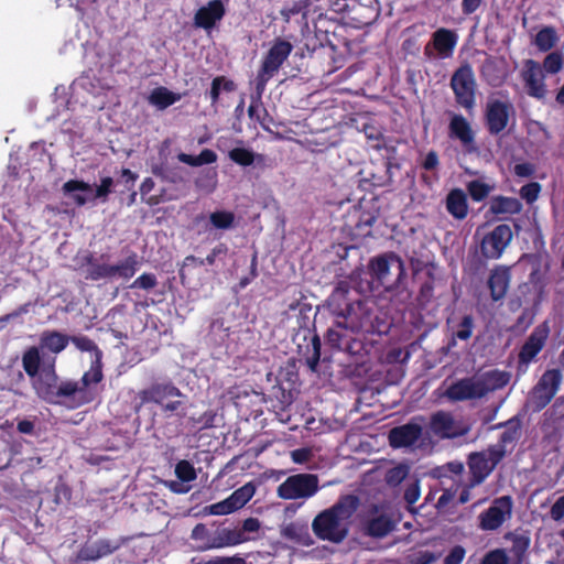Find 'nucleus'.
<instances>
[{"label":"nucleus","mask_w":564,"mask_h":564,"mask_svg":"<svg viewBox=\"0 0 564 564\" xmlns=\"http://www.w3.org/2000/svg\"><path fill=\"white\" fill-rule=\"evenodd\" d=\"M69 341L78 350L94 355L90 368L79 380L58 381L53 359L51 365H44L42 373L34 383V390L42 400L74 410L94 402L101 393L102 351L93 339L84 335L69 336Z\"/></svg>","instance_id":"obj_1"},{"label":"nucleus","mask_w":564,"mask_h":564,"mask_svg":"<svg viewBox=\"0 0 564 564\" xmlns=\"http://www.w3.org/2000/svg\"><path fill=\"white\" fill-rule=\"evenodd\" d=\"M329 354L323 357L328 364L330 375L352 378V319H334L325 334Z\"/></svg>","instance_id":"obj_2"},{"label":"nucleus","mask_w":564,"mask_h":564,"mask_svg":"<svg viewBox=\"0 0 564 564\" xmlns=\"http://www.w3.org/2000/svg\"><path fill=\"white\" fill-rule=\"evenodd\" d=\"M352 516V494L345 495L330 508L319 512L312 522L314 534L334 543L341 542L348 534V519Z\"/></svg>","instance_id":"obj_3"},{"label":"nucleus","mask_w":564,"mask_h":564,"mask_svg":"<svg viewBox=\"0 0 564 564\" xmlns=\"http://www.w3.org/2000/svg\"><path fill=\"white\" fill-rule=\"evenodd\" d=\"M133 410L135 413L147 404H155L160 408L165 417L184 414V394L171 379L153 381L147 388L138 391Z\"/></svg>","instance_id":"obj_4"},{"label":"nucleus","mask_w":564,"mask_h":564,"mask_svg":"<svg viewBox=\"0 0 564 564\" xmlns=\"http://www.w3.org/2000/svg\"><path fill=\"white\" fill-rule=\"evenodd\" d=\"M509 380V372L497 369L489 370L452 383L447 388L445 395L452 401L481 399L488 393L507 386Z\"/></svg>","instance_id":"obj_5"},{"label":"nucleus","mask_w":564,"mask_h":564,"mask_svg":"<svg viewBox=\"0 0 564 564\" xmlns=\"http://www.w3.org/2000/svg\"><path fill=\"white\" fill-rule=\"evenodd\" d=\"M367 269L371 278L387 290L399 288L405 276L404 262L393 252L372 258Z\"/></svg>","instance_id":"obj_6"},{"label":"nucleus","mask_w":564,"mask_h":564,"mask_svg":"<svg viewBox=\"0 0 564 564\" xmlns=\"http://www.w3.org/2000/svg\"><path fill=\"white\" fill-rule=\"evenodd\" d=\"M505 456L503 446H490L486 451L470 453L467 460L470 471L469 487L484 482Z\"/></svg>","instance_id":"obj_7"},{"label":"nucleus","mask_w":564,"mask_h":564,"mask_svg":"<svg viewBox=\"0 0 564 564\" xmlns=\"http://www.w3.org/2000/svg\"><path fill=\"white\" fill-rule=\"evenodd\" d=\"M292 341L296 347L300 360H303L312 372H317L319 362H323V357L322 341L316 328L293 332Z\"/></svg>","instance_id":"obj_8"},{"label":"nucleus","mask_w":564,"mask_h":564,"mask_svg":"<svg viewBox=\"0 0 564 564\" xmlns=\"http://www.w3.org/2000/svg\"><path fill=\"white\" fill-rule=\"evenodd\" d=\"M319 489V479L315 474L289 476L276 489L278 497L284 500L308 499Z\"/></svg>","instance_id":"obj_9"},{"label":"nucleus","mask_w":564,"mask_h":564,"mask_svg":"<svg viewBox=\"0 0 564 564\" xmlns=\"http://www.w3.org/2000/svg\"><path fill=\"white\" fill-rule=\"evenodd\" d=\"M476 86L475 75L469 64L458 67L451 78L456 102L467 110H471L475 106Z\"/></svg>","instance_id":"obj_10"},{"label":"nucleus","mask_w":564,"mask_h":564,"mask_svg":"<svg viewBox=\"0 0 564 564\" xmlns=\"http://www.w3.org/2000/svg\"><path fill=\"white\" fill-rule=\"evenodd\" d=\"M563 376L558 369L546 370L530 393L529 403L534 411L544 409L556 394Z\"/></svg>","instance_id":"obj_11"},{"label":"nucleus","mask_w":564,"mask_h":564,"mask_svg":"<svg viewBox=\"0 0 564 564\" xmlns=\"http://www.w3.org/2000/svg\"><path fill=\"white\" fill-rule=\"evenodd\" d=\"M513 500L510 496L494 499L490 507L478 516V528L496 531L512 517Z\"/></svg>","instance_id":"obj_12"},{"label":"nucleus","mask_w":564,"mask_h":564,"mask_svg":"<svg viewBox=\"0 0 564 564\" xmlns=\"http://www.w3.org/2000/svg\"><path fill=\"white\" fill-rule=\"evenodd\" d=\"M228 394L241 416L256 419L263 413V393L246 387H234Z\"/></svg>","instance_id":"obj_13"},{"label":"nucleus","mask_w":564,"mask_h":564,"mask_svg":"<svg viewBox=\"0 0 564 564\" xmlns=\"http://www.w3.org/2000/svg\"><path fill=\"white\" fill-rule=\"evenodd\" d=\"M299 296L294 297L290 303L286 304V310L283 312V316L286 319L295 318V330H310L316 328L315 316L316 313H312L313 306L307 302L306 295L302 292H297Z\"/></svg>","instance_id":"obj_14"},{"label":"nucleus","mask_w":564,"mask_h":564,"mask_svg":"<svg viewBox=\"0 0 564 564\" xmlns=\"http://www.w3.org/2000/svg\"><path fill=\"white\" fill-rule=\"evenodd\" d=\"M352 289V275L339 280L327 300V305L335 319L350 318L352 301L349 297Z\"/></svg>","instance_id":"obj_15"},{"label":"nucleus","mask_w":564,"mask_h":564,"mask_svg":"<svg viewBox=\"0 0 564 564\" xmlns=\"http://www.w3.org/2000/svg\"><path fill=\"white\" fill-rule=\"evenodd\" d=\"M431 430L442 438H455L466 435L471 425L464 420L456 419L453 414L444 411L434 413L431 417Z\"/></svg>","instance_id":"obj_16"},{"label":"nucleus","mask_w":564,"mask_h":564,"mask_svg":"<svg viewBox=\"0 0 564 564\" xmlns=\"http://www.w3.org/2000/svg\"><path fill=\"white\" fill-rule=\"evenodd\" d=\"M512 239V230L509 225H498L481 241V253L487 259H498Z\"/></svg>","instance_id":"obj_17"},{"label":"nucleus","mask_w":564,"mask_h":564,"mask_svg":"<svg viewBox=\"0 0 564 564\" xmlns=\"http://www.w3.org/2000/svg\"><path fill=\"white\" fill-rule=\"evenodd\" d=\"M513 106L509 102L492 100L486 107V126L490 134L497 135L502 132L508 123L510 116L513 115Z\"/></svg>","instance_id":"obj_18"},{"label":"nucleus","mask_w":564,"mask_h":564,"mask_svg":"<svg viewBox=\"0 0 564 564\" xmlns=\"http://www.w3.org/2000/svg\"><path fill=\"white\" fill-rule=\"evenodd\" d=\"M521 77L524 82L528 95L536 99H543L546 96L544 75L541 65L534 59H525Z\"/></svg>","instance_id":"obj_19"},{"label":"nucleus","mask_w":564,"mask_h":564,"mask_svg":"<svg viewBox=\"0 0 564 564\" xmlns=\"http://www.w3.org/2000/svg\"><path fill=\"white\" fill-rule=\"evenodd\" d=\"M292 51L293 45L289 41L282 39L274 40L272 46L262 59L260 67L263 68V73L275 75L291 55Z\"/></svg>","instance_id":"obj_20"},{"label":"nucleus","mask_w":564,"mask_h":564,"mask_svg":"<svg viewBox=\"0 0 564 564\" xmlns=\"http://www.w3.org/2000/svg\"><path fill=\"white\" fill-rule=\"evenodd\" d=\"M226 14V8L221 0H210L207 4L200 7L194 14V24L196 28L206 31L215 28L216 23L221 21Z\"/></svg>","instance_id":"obj_21"},{"label":"nucleus","mask_w":564,"mask_h":564,"mask_svg":"<svg viewBox=\"0 0 564 564\" xmlns=\"http://www.w3.org/2000/svg\"><path fill=\"white\" fill-rule=\"evenodd\" d=\"M422 434V426L415 420H412L404 425L390 430L389 443L394 448L412 446L421 438Z\"/></svg>","instance_id":"obj_22"},{"label":"nucleus","mask_w":564,"mask_h":564,"mask_svg":"<svg viewBox=\"0 0 564 564\" xmlns=\"http://www.w3.org/2000/svg\"><path fill=\"white\" fill-rule=\"evenodd\" d=\"M127 539H119L117 541L100 539L94 543H86L79 551V558L84 561H97L101 557L108 556L119 550Z\"/></svg>","instance_id":"obj_23"},{"label":"nucleus","mask_w":564,"mask_h":564,"mask_svg":"<svg viewBox=\"0 0 564 564\" xmlns=\"http://www.w3.org/2000/svg\"><path fill=\"white\" fill-rule=\"evenodd\" d=\"M547 336L549 328L545 325L536 327L521 347L519 362L530 364L544 347Z\"/></svg>","instance_id":"obj_24"},{"label":"nucleus","mask_w":564,"mask_h":564,"mask_svg":"<svg viewBox=\"0 0 564 564\" xmlns=\"http://www.w3.org/2000/svg\"><path fill=\"white\" fill-rule=\"evenodd\" d=\"M449 135L460 141L462 145L467 150L471 151L475 149L474 141L475 135L471 130L469 122L462 115H453L449 126Z\"/></svg>","instance_id":"obj_25"},{"label":"nucleus","mask_w":564,"mask_h":564,"mask_svg":"<svg viewBox=\"0 0 564 564\" xmlns=\"http://www.w3.org/2000/svg\"><path fill=\"white\" fill-rule=\"evenodd\" d=\"M247 541L246 534L240 529L218 528L210 536V547L223 549L235 546Z\"/></svg>","instance_id":"obj_26"},{"label":"nucleus","mask_w":564,"mask_h":564,"mask_svg":"<svg viewBox=\"0 0 564 564\" xmlns=\"http://www.w3.org/2000/svg\"><path fill=\"white\" fill-rule=\"evenodd\" d=\"M481 75L492 87H499L507 78L506 62L503 59L487 58L481 65Z\"/></svg>","instance_id":"obj_27"},{"label":"nucleus","mask_w":564,"mask_h":564,"mask_svg":"<svg viewBox=\"0 0 564 564\" xmlns=\"http://www.w3.org/2000/svg\"><path fill=\"white\" fill-rule=\"evenodd\" d=\"M510 283V272L508 268L498 267L491 271L488 280L490 295L494 301H499L507 294Z\"/></svg>","instance_id":"obj_28"},{"label":"nucleus","mask_w":564,"mask_h":564,"mask_svg":"<svg viewBox=\"0 0 564 564\" xmlns=\"http://www.w3.org/2000/svg\"><path fill=\"white\" fill-rule=\"evenodd\" d=\"M379 15L377 0H355V28L369 25Z\"/></svg>","instance_id":"obj_29"},{"label":"nucleus","mask_w":564,"mask_h":564,"mask_svg":"<svg viewBox=\"0 0 564 564\" xmlns=\"http://www.w3.org/2000/svg\"><path fill=\"white\" fill-rule=\"evenodd\" d=\"M52 361L48 364L51 365ZM44 365H47L45 361L42 362L39 348L33 346L30 347L28 350L24 351L22 356V367L25 371V373L34 379L33 384L39 379L40 375L42 373V369Z\"/></svg>","instance_id":"obj_30"},{"label":"nucleus","mask_w":564,"mask_h":564,"mask_svg":"<svg viewBox=\"0 0 564 564\" xmlns=\"http://www.w3.org/2000/svg\"><path fill=\"white\" fill-rule=\"evenodd\" d=\"M140 264L139 256L135 252H131L123 260L116 264H111V279L119 278L128 281L134 276Z\"/></svg>","instance_id":"obj_31"},{"label":"nucleus","mask_w":564,"mask_h":564,"mask_svg":"<svg viewBox=\"0 0 564 564\" xmlns=\"http://www.w3.org/2000/svg\"><path fill=\"white\" fill-rule=\"evenodd\" d=\"M522 209L521 202L516 197L494 196L489 202V212L494 215H514Z\"/></svg>","instance_id":"obj_32"},{"label":"nucleus","mask_w":564,"mask_h":564,"mask_svg":"<svg viewBox=\"0 0 564 564\" xmlns=\"http://www.w3.org/2000/svg\"><path fill=\"white\" fill-rule=\"evenodd\" d=\"M69 343V336L57 330H44L40 337V347L53 354L62 352Z\"/></svg>","instance_id":"obj_33"},{"label":"nucleus","mask_w":564,"mask_h":564,"mask_svg":"<svg viewBox=\"0 0 564 564\" xmlns=\"http://www.w3.org/2000/svg\"><path fill=\"white\" fill-rule=\"evenodd\" d=\"M446 209L456 219H464L468 213L467 197L462 189H453L446 197Z\"/></svg>","instance_id":"obj_34"},{"label":"nucleus","mask_w":564,"mask_h":564,"mask_svg":"<svg viewBox=\"0 0 564 564\" xmlns=\"http://www.w3.org/2000/svg\"><path fill=\"white\" fill-rule=\"evenodd\" d=\"M433 43L442 57H448L456 45V34L451 30L440 29L433 34Z\"/></svg>","instance_id":"obj_35"},{"label":"nucleus","mask_w":564,"mask_h":564,"mask_svg":"<svg viewBox=\"0 0 564 564\" xmlns=\"http://www.w3.org/2000/svg\"><path fill=\"white\" fill-rule=\"evenodd\" d=\"M91 185L82 180H69L62 186L64 195L69 196L77 206H84L88 198L76 192H91Z\"/></svg>","instance_id":"obj_36"},{"label":"nucleus","mask_w":564,"mask_h":564,"mask_svg":"<svg viewBox=\"0 0 564 564\" xmlns=\"http://www.w3.org/2000/svg\"><path fill=\"white\" fill-rule=\"evenodd\" d=\"M394 529L393 522L386 516L371 519L365 525V533L373 538H383Z\"/></svg>","instance_id":"obj_37"},{"label":"nucleus","mask_w":564,"mask_h":564,"mask_svg":"<svg viewBox=\"0 0 564 564\" xmlns=\"http://www.w3.org/2000/svg\"><path fill=\"white\" fill-rule=\"evenodd\" d=\"M181 99L180 94H175L165 87L153 89L149 96V101L159 109H165Z\"/></svg>","instance_id":"obj_38"},{"label":"nucleus","mask_w":564,"mask_h":564,"mask_svg":"<svg viewBox=\"0 0 564 564\" xmlns=\"http://www.w3.org/2000/svg\"><path fill=\"white\" fill-rule=\"evenodd\" d=\"M558 40L555 28L544 26L536 33L533 43L541 52H547L556 46Z\"/></svg>","instance_id":"obj_39"},{"label":"nucleus","mask_w":564,"mask_h":564,"mask_svg":"<svg viewBox=\"0 0 564 564\" xmlns=\"http://www.w3.org/2000/svg\"><path fill=\"white\" fill-rule=\"evenodd\" d=\"M475 328V319L471 315H464L462 321L457 324L456 329L453 332L452 340L448 344V348L456 345V339L468 340Z\"/></svg>","instance_id":"obj_40"},{"label":"nucleus","mask_w":564,"mask_h":564,"mask_svg":"<svg viewBox=\"0 0 564 564\" xmlns=\"http://www.w3.org/2000/svg\"><path fill=\"white\" fill-rule=\"evenodd\" d=\"M254 492V485L252 482H247L240 488L236 489L228 498L237 511L245 507L252 499Z\"/></svg>","instance_id":"obj_41"},{"label":"nucleus","mask_w":564,"mask_h":564,"mask_svg":"<svg viewBox=\"0 0 564 564\" xmlns=\"http://www.w3.org/2000/svg\"><path fill=\"white\" fill-rule=\"evenodd\" d=\"M236 216L230 210H216L209 214L212 228L229 230L235 227Z\"/></svg>","instance_id":"obj_42"},{"label":"nucleus","mask_w":564,"mask_h":564,"mask_svg":"<svg viewBox=\"0 0 564 564\" xmlns=\"http://www.w3.org/2000/svg\"><path fill=\"white\" fill-rule=\"evenodd\" d=\"M235 89L236 85L231 79H227L225 76L215 77L212 82L209 91L212 105H216L218 102L221 90L230 93Z\"/></svg>","instance_id":"obj_43"},{"label":"nucleus","mask_w":564,"mask_h":564,"mask_svg":"<svg viewBox=\"0 0 564 564\" xmlns=\"http://www.w3.org/2000/svg\"><path fill=\"white\" fill-rule=\"evenodd\" d=\"M228 156L232 162L245 167L252 165L257 158H262L246 148H234L229 151Z\"/></svg>","instance_id":"obj_44"},{"label":"nucleus","mask_w":564,"mask_h":564,"mask_svg":"<svg viewBox=\"0 0 564 564\" xmlns=\"http://www.w3.org/2000/svg\"><path fill=\"white\" fill-rule=\"evenodd\" d=\"M362 132L368 140H371L375 142L371 145L373 149H376V150L386 149L389 153L394 152L393 147H388L383 141H381L382 132H381L380 128H378L373 124L365 123L362 126Z\"/></svg>","instance_id":"obj_45"},{"label":"nucleus","mask_w":564,"mask_h":564,"mask_svg":"<svg viewBox=\"0 0 564 564\" xmlns=\"http://www.w3.org/2000/svg\"><path fill=\"white\" fill-rule=\"evenodd\" d=\"M564 65V56L561 52H552L543 61L542 69L547 74L558 73Z\"/></svg>","instance_id":"obj_46"},{"label":"nucleus","mask_w":564,"mask_h":564,"mask_svg":"<svg viewBox=\"0 0 564 564\" xmlns=\"http://www.w3.org/2000/svg\"><path fill=\"white\" fill-rule=\"evenodd\" d=\"M175 475L183 482L196 479L197 474L192 463L186 459L180 460L175 466Z\"/></svg>","instance_id":"obj_47"},{"label":"nucleus","mask_w":564,"mask_h":564,"mask_svg":"<svg viewBox=\"0 0 564 564\" xmlns=\"http://www.w3.org/2000/svg\"><path fill=\"white\" fill-rule=\"evenodd\" d=\"M409 466L405 464H400L395 467L390 468L386 474V481L390 486L400 485L409 475Z\"/></svg>","instance_id":"obj_48"},{"label":"nucleus","mask_w":564,"mask_h":564,"mask_svg":"<svg viewBox=\"0 0 564 564\" xmlns=\"http://www.w3.org/2000/svg\"><path fill=\"white\" fill-rule=\"evenodd\" d=\"M467 189L474 200L480 202L489 195L492 187L480 181H471L468 183Z\"/></svg>","instance_id":"obj_49"},{"label":"nucleus","mask_w":564,"mask_h":564,"mask_svg":"<svg viewBox=\"0 0 564 564\" xmlns=\"http://www.w3.org/2000/svg\"><path fill=\"white\" fill-rule=\"evenodd\" d=\"M158 285V278L154 273L144 272L139 275L131 284L130 289H140L150 291Z\"/></svg>","instance_id":"obj_50"},{"label":"nucleus","mask_w":564,"mask_h":564,"mask_svg":"<svg viewBox=\"0 0 564 564\" xmlns=\"http://www.w3.org/2000/svg\"><path fill=\"white\" fill-rule=\"evenodd\" d=\"M86 279L91 281H99L102 279L111 280V264L97 263L94 268H88Z\"/></svg>","instance_id":"obj_51"},{"label":"nucleus","mask_w":564,"mask_h":564,"mask_svg":"<svg viewBox=\"0 0 564 564\" xmlns=\"http://www.w3.org/2000/svg\"><path fill=\"white\" fill-rule=\"evenodd\" d=\"M235 508L232 507L229 498L224 499L223 501L209 505L205 507V512L214 516H226L235 512Z\"/></svg>","instance_id":"obj_52"},{"label":"nucleus","mask_w":564,"mask_h":564,"mask_svg":"<svg viewBox=\"0 0 564 564\" xmlns=\"http://www.w3.org/2000/svg\"><path fill=\"white\" fill-rule=\"evenodd\" d=\"M506 539L512 541V547L511 551L517 555L521 556L529 546V539L523 535H518L514 533H507Z\"/></svg>","instance_id":"obj_53"},{"label":"nucleus","mask_w":564,"mask_h":564,"mask_svg":"<svg viewBox=\"0 0 564 564\" xmlns=\"http://www.w3.org/2000/svg\"><path fill=\"white\" fill-rule=\"evenodd\" d=\"M302 14L304 19L307 18V11L305 10V2H302L301 0L295 1L291 7L283 8L281 10V15L283 19L289 22L291 17Z\"/></svg>","instance_id":"obj_54"},{"label":"nucleus","mask_w":564,"mask_h":564,"mask_svg":"<svg viewBox=\"0 0 564 564\" xmlns=\"http://www.w3.org/2000/svg\"><path fill=\"white\" fill-rule=\"evenodd\" d=\"M540 191L541 185L536 182H532L521 187L520 196L525 199L527 203L531 204L538 199Z\"/></svg>","instance_id":"obj_55"},{"label":"nucleus","mask_w":564,"mask_h":564,"mask_svg":"<svg viewBox=\"0 0 564 564\" xmlns=\"http://www.w3.org/2000/svg\"><path fill=\"white\" fill-rule=\"evenodd\" d=\"M438 556L430 551H420L409 556L406 564H432L437 561Z\"/></svg>","instance_id":"obj_56"},{"label":"nucleus","mask_w":564,"mask_h":564,"mask_svg":"<svg viewBox=\"0 0 564 564\" xmlns=\"http://www.w3.org/2000/svg\"><path fill=\"white\" fill-rule=\"evenodd\" d=\"M113 180L110 176L102 177L100 184L96 187L94 199L107 200L108 195L111 193Z\"/></svg>","instance_id":"obj_57"},{"label":"nucleus","mask_w":564,"mask_h":564,"mask_svg":"<svg viewBox=\"0 0 564 564\" xmlns=\"http://www.w3.org/2000/svg\"><path fill=\"white\" fill-rule=\"evenodd\" d=\"M481 564H508V557L503 550H494L486 554Z\"/></svg>","instance_id":"obj_58"},{"label":"nucleus","mask_w":564,"mask_h":564,"mask_svg":"<svg viewBox=\"0 0 564 564\" xmlns=\"http://www.w3.org/2000/svg\"><path fill=\"white\" fill-rule=\"evenodd\" d=\"M550 517L555 522H564V495L552 505Z\"/></svg>","instance_id":"obj_59"},{"label":"nucleus","mask_w":564,"mask_h":564,"mask_svg":"<svg viewBox=\"0 0 564 564\" xmlns=\"http://www.w3.org/2000/svg\"><path fill=\"white\" fill-rule=\"evenodd\" d=\"M228 247L226 243L220 242L217 246H215L212 251L207 254V257L204 259L205 264L214 265L216 262V259L219 256H226L228 253Z\"/></svg>","instance_id":"obj_60"},{"label":"nucleus","mask_w":564,"mask_h":564,"mask_svg":"<svg viewBox=\"0 0 564 564\" xmlns=\"http://www.w3.org/2000/svg\"><path fill=\"white\" fill-rule=\"evenodd\" d=\"M465 549L460 545H456L444 558V564H460L465 557Z\"/></svg>","instance_id":"obj_61"},{"label":"nucleus","mask_w":564,"mask_h":564,"mask_svg":"<svg viewBox=\"0 0 564 564\" xmlns=\"http://www.w3.org/2000/svg\"><path fill=\"white\" fill-rule=\"evenodd\" d=\"M420 498V486L419 480L416 479L414 482L410 484L404 492V500L409 506L414 505Z\"/></svg>","instance_id":"obj_62"},{"label":"nucleus","mask_w":564,"mask_h":564,"mask_svg":"<svg viewBox=\"0 0 564 564\" xmlns=\"http://www.w3.org/2000/svg\"><path fill=\"white\" fill-rule=\"evenodd\" d=\"M216 414L213 411H206L198 417H193L195 424L198 425V427L202 429H209L214 426Z\"/></svg>","instance_id":"obj_63"},{"label":"nucleus","mask_w":564,"mask_h":564,"mask_svg":"<svg viewBox=\"0 0 564 564\" xmlns=\"http://www.w3.org/2000/svg\"><path fill=\"white\" fill-rule=\"evenodd\" d=\"M197 564H247L246 560L235 555V556H217L213 560L206 562H199Z\"/></svg>","instance_id":"obj_64"}]
</instances>
